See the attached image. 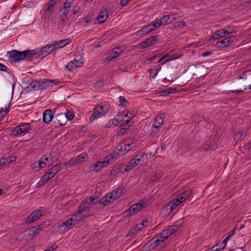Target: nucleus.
<instances>
[{"mask_svg": "<svg viewBox=\"0 0 251 251\" xmlns=\"http://www.w3.org/2000/svg\"><path fill=\"white\" fill-rule=\"evenodd\" d=\"M74 225V223L69 218L65 222H62L61 224L58 225L57 227L59 229L60 233H63L69 230Z\"/></svg>", "mask_w": 251, "mask_h": 251, "instance_id": "nucleus-15", "label": "nucleus"}, {"mask_svg": "<svg viewBox=\"0 0 251 251\" xmlns=\"http://www.w3.org/2000/svg\"><path fill=\"white\" fill-rule=\"evenodd\" d=\"M97 201L98 199L92 196L89 199H86L83 203L81 204L80 207L81 208V209H83L85 211L88 213L87 209L89 208L91 205L97 202Z\"/></svg>", "mask_w": 251, "mask_h": 251, "instance_id": "nucleus-21", "label": "nucleus"}, {"mask_svg": "<svg viewBox=\"0 0 251 251\" xmlns=\"http://www.w3.org/2000/svg\"><path fill=\"white\" fill-rule=\"evenodd\" d=\"M152 31L151 26L150 24L147 25H146L144 26L142 29L139 30L137 31V33L138 35H143L149 33L150 32Z\"/></svg>", "mask_w": 251, "mask_h": 251, "instance_id": "nucleus-37", "label": "nucleus"}, {"mask_svg": "<svg viewBox=\"0 0 251 251\" xmlns=\"http://www.w3.org/2000/svg\"><path fill=\"white\" fill-rule=\"evenodd\" d=\"M130 0H121V4L123 6L126 5Z\"/></svg>", "mask_w": 251, "mask_h": 251, "instance_id": "nucleus-62", "label": "nucleus"}, {"mask_svg": "<svg viewBox=\"0 0 251 251\" xmlns=\"http://www.w3.org/2000/svg\"><path fill=\"white\" fill-rule=\"evenodd\" d=\"M108 106L104 104L102 105H96L93 111V114L89 118V122L94 121L104 116L109 110Z\"/></svg>", "mask_w": 251, "mask_h": 251, "instance_id": "nucleus-3", "label": "nucleus"}, {"mask_svg": "<svg viewBox=\"0 0 251 251\" xmlns=\"http://www.w3.org/2000/svg\"><path fill=\"white\" fill-rule=\"evenodd\" d=\"M64 115L65 116V118H66V120L67 119L69 121H71V120H73L75 117L74 114L71 112L68 111L66 113H64Z\"/></svg>", "mask_w": 251, "mask_h": 251, "instance_id": "nucleus-51", "label": "nucleus"}, {"mask_svg": "<svg viewBox=\"0 0 251 251\" xmlns=\"http://www.w3.org/2000/svg\"><path fill=\"white\" fill-rule=\"evenodd\" d=\"M11 158L4 157L0 159V167H3L7 165L10 162H13V160L11 159Z\"/></svg>", "mask_w": 251, "mask_h": 251, "instance_id": "nucleus-40", "label": "nucleus"}, {"mask_svg": "<svg viewBox=\"0 0 251 251\" xmlns=\"http://www.w3.org/2000/svg\"><path fill=\"white\" fill-rule=\"evenodd\" d=\"M177 91V88L176 87L174 88H167L162 91V94L163 95L167 96L168 94H172L175 93Z\"/></svg>", "mask_w": 251, "mask_h": 251, "instance_id": "nucleus-45", "label": "nucleus"}, {"mask_svg": "<svg viewBox=\"0 0 251 251\" xmlns=\"http://www.w3.org/2000/svg\"><path fill=\"white\" fill-rule=\"evenodd\" d=\"M168 15L169 17V19H170V20H171L170 21L171 23L173 22V21L176 19V15L174 14H172Z\"/></svg>", "mask_w": 251, "mask_h": 251, "instance_id": "nucleus-60", "label": "nucleus"}, {"mask_svg": "<svg viewBox=\"0 0 251 251\" xmlns=\"http://www.w3.org/2000/svg\"><path fill=\"white\" fill-rule=\"evenodd\" d=\"M113 201L114 200L110 196L109 194H108L105 197L102 198L98 202V203L102 204L103 206H106L113 203Z\"/></svg>", "mask_w": 251, "mask_h": 251, "instance_id": "nucleus-32", "label": "nucleus"}, {"mask_svg": "<svg viewBox=\"0 0 251 251\" xmlns=\"http://www.w3.org/2000/svg\"><path fill=\"white\" fill-rule=\"evenodd\" d=\"M166 117V116L165 113H161L156 117L151 131V133H157L159 131V129L163 124L164 120Z\"/></svg>", "mask_w": 251, "mask_h": 251, "instance_id": "nucleus-9", "label": "nucleus"}, {"mask_svg": "<svg viewBox=\"0 0 251 251\" xmlns=\"http://www.w3.org/2000/svg\"><path fill=\"white\" fill-rule=\"evenodd\" d=\"M135 146V143L133 141L130 140L124 141L116 146L111 154L114 155V158L116 159L119 156L124 155Z\"/></svg>", "mask_w": 251, "mask_h": 251, "instance_id": "nucleus-2", "label": "nucleus"}, {"mask_svg": "<svg viewBox=\"0 0 251 251\" xmlns=\"http://www.w3.org/2000/svg\"><path fill=\"white\" fill-rule=\"evenodd\" d=\"M176 23L177 26L178 27H181L186 26V23L183 21H178Z\"/></svg>", "mask_w": 251, "mask_h": 251, "instance_id": "nucleus-55", "label": "nucleus"}, {"mask_svg": "<svg viewBox=\"0 0 251 251\" xmlns=\"http://www.w3.org/2000/svg\"><path fill=\"white\" fill-rule=\"evenodd\" d=\"M222 29V30H224V32L226 35V34L232 33L234 31V27L232 26H227L225 28Z\"/></svg>", "mask_w": 251, "mask_h": 251, "instance_id": "nucleus-48", "label": "nucleus"}, {"mask_svg": "<svg viewBox=\"0 0 251 251\" xmlns=\"http://www.w3.org/2000/svg\"><path fill=\"white\" fill-rule=\"evenodd\" d=\"M60 83V82L58 79H44V90L47 89L50 87H52L54 86L58 85Z\"/></svg>", "mask_w": 251, "mask_h": 251, "instance_id": "nucleus-28", "label": "nucleus"}, {"mask_svg": "<svg viewBox=\"0 0 251 251\" xmlns=\"http://www.w3.org/2000/svg\"><path fill=\"white\" fill-rule=\"evenodd\" d=\"M44 79H40L39 80H32L29 84L26 89L28 91H37L44 90Z\"/></svg>", "mask_w": 251, "mask_h": 251, "instance_id": "nucleus-13", "label": "nucleus"}, {"mask_svg": "<svg viewBox=\"0 0 251 251\" xmlns=\"http://www.w3.org/2000/svg\"><path fill=\"white\" fill-rule=\"evenodd\" d=\"M43 228L44 226L43 225L36 226L29 230V235L33 237L34 236L38 234Z\"/></svg>", "mask_w": 251, "mask_h": 251, "instance_id": "nucleus-34", "label": "nucleus"}, {"mask_svg": "<svg viewBox=\"0 0 251 251\" xmlns=\"http://www.w3.org/2000/svg\"><path fill=\"white\" fill-rule=\"evenodd\" d=\"M54 50L52 44H49L45 46L41 49L38 52V56L39 57L44 58L49 55Z\"/></svg>", "mask_w": 251, "mask_h": 251, "instance_id": "nucleus-19", "label": "nucleus"}, {"mask_svg": "<svg viewBox=\"0 0 251 251\" xmlns=\"http://www.w3.org/2000/svg\"><path fill=\"white\" fill-rule=\"evenodd\" d=\"M143 228V226L141 225L140 223L136 225V226L134 227V229L136 231H138L141 230Z\"/></svg>", "mask_w": 251, "mask_h": 251, "instance_id": "nucleus-57", "label": "nucleus"}, {"mask_svg": "<svg viewBox=\"0 0 251 251\" xmlns=\"http://www.w3.org/2000/svg\"><path fill=\"white\" fill-rule=\"evenodd\" d=\"M236 230V227H235V228L232 229L231 230H230L228 233V235L226 236V237H228V238L229 239L231 237L233 236V235L234 234V233L235 232Z\"/></svg>", "mask_w": 251, "mask_h": 251, "instance_id": "nucleus-54", "label": "nucleus"}, {"mask_svg": "<svg viewBox=\"0 0 251 251\" xmlns=\"http://www.w3.org/2000/svg\"><path fill=\"white\" fill-rule=\"evenodd\" d=\"M160 23H162V25H166L168 24L171 23V22L169 19V15H165L162 17L160 19L158 20Z\"/></svg>", "mask_w": 251, "mask_h": 251, "instance_id": "nucleus-42", "label": "nucleus"}, {"mask_svg": "<svg viewBox=\"0 0 251 251\" xmlns=\"http://www.w3.org/2000/svg\"><path fill=\"white\" fill-rule=\"evenodd\" d=\"M75 0H66L62 8L70 11V8Z\"/></svg>", "mask_w": 251, "mask_h": 251, "instance_id": "nucleus-43", "label": "nucleus"}, {"mask_svg": "<svg viewBox=\"0 0 251 251\" xmlns=\"http://www.w3.org/2000/svg\"><path fill=\"white\" fill-rule=\"evenodd\" d=\"M121 172V169L118 166H115L110 172L111 176H115Z\"/></svg>", "mask_w": 251, "mask_h": 251, "instance_id": "nucleus-47", "label": "nucleus"}, {"mask_svg": "<svg viewBox=\"0 0 251 251\" xmlns=\"http://www.w3.org/2000/svg\"><path fill=\"white\" fill-rule=\"evenodd\" d=\"M122 52L120 48H115L109 53L106 58V60L109 61L119 56Z\"/></svg>", "mask_w": 251, "mask_h": 251, "instance_id": "nucleus-23", "label": "nucleus"}, {"mask_svg": "<svg viewBox=\"0 0 251 251\" xmlns=\"http://www.w3.org/2000/svg\"><path fill=\"white\" fill-rule=\"evenodd\" d=\"M146 206V203L144 201L133 204L126 211L125 214L126 216L133 215L143 209Z\"/></svg>", "mask_w": 251, "mask_h": 251, "instance_id": "nucleus-7", "label": "nucleus"}, {"mask_svg": "<svg viewBox=\"0 0 251 251\" xmlns=\"http://www.w3.org/2000/svg\"><path fill=\"white\" fill-rule=\"evenodd\" d=\"M212 54V52L211 51H207L202 53L201 56L203 57H206L209 56Z\"/></svg>", "mask_w": 251, "mask_h": 251, "instance_id": "nucleus-63", "label": "nucleus"}, {"mask_svg": "<svg viewBox=\"0 0 251 251\" xmlns=\"http://www.w3.org/2000/svg\"><path fill=\"white\" fill-rule=\"evenodd\" d=\"M53 162V160L51 154L45 155L39 160L38 167L39 168H44L47 166L50 165Z\"/></svg>", "mask_w": 251, "mask_h": 251, "instance_id": "nucleus-14", "label": "nucleus"}, {"mask_svg": "<svg viewBox=\"0 0 251 251\" xmlns=\"http://www.w3.org/2000/svg\"><path fill=\"white\" fill-rule=\"evenodd\" d=\"M24 52L19 51L17 50H12L11 51H7V56L9 60H11L12 62H16L20 60L24 59Z\"/></svg>", "mask_w": 251, "mask_h": 251, "instance_id": "nucleus-10", "label": "nucleus"}, {"mask_svg": "<svg viewBox=\"0 0 251 251\" xmlns=\"http://www.w3.org/2000/svg\"><path fill=\"white\" fill-rule=\"evenodd\" d=\"M69 11L61 8L59 11V18L61 22H64L67 20V15Z\"/></svg>", "mask_w": 251, "mask_h": 251, "instance_id": "nucleus-38", "label": "nucleus"}, {"mask_svg": "<svg viewBox=\"0 0 251 251\" xmlns=\"http://www.w3.org/2000/svg\"><path fill=\"white\" fill-rule=\"evenodd\" d=\"M71 41V40L69 39L60 40H59L58 42L52 44V45L53 48L55 50L56 49H59L64 47L67 45L69 44L70 43Z\"/></svg>", "mask_w": 251, "mask_h": 251, "instance_id": "nucleus-25", "label": "nucleus"}, {"mask_svg": "<svg viewBox=\"0 0 251 251\" xmlns=\"http://www.w3.org/2000/svg\"><path fill=\"white\" fill-rule=\"evenodd\" d=\"M161 66L160 65H158V68H155L153 67L150 69V75L152 78H155L157 75L159 71L161 70Z\"/></svg>", "mask_w": 251, "mask_h": 251, "instance_id": "nucleus-41", "label": "nucleus"}, {"mask_svg": "<svg viewBox=\"0 0 251 251\" xmlns=\"http://www.w3.org/2000/svg\"><path fill=\"white\" fill-rule=\"evenodd\" d=\"M134 117V115L130 113V117H129L130 119L127 120L126 121V127H121L118 133H117V136H121L124 135L127 130L129 128L130 126L129 125V123L131 120V119H132Z\"/></svg>", "mask_w": 251, "mask_h": 251, "instance_id": "nucleus-26", "label": "nucleus"}, {"mask_svg": "<svg viewBox=\"0 0 251 251\" xmlns=\"http://www.w3.org/2000/svg\"><path fill=\"white\" fill-rule=\"evenodd\" d=\"M229 239H228V237H226V238L222 242H221V243L223 244V245H224V247H225L227 243V242Z\"/></svg>", "mask_w": 251, "mask_h": 251, "instance_id": "nucleus-64", "label": "nucleus"}, {"mask_svg": "<svg viewBox=\"0 0 251 251\" xmlns=\"http://www.w3.org/2000/svg\"><path fill=\"white\" fill-rule=\"evenodd\" d=\"M113 154H109L105 156L102 161L96 162L91 168L93 167L92 170L95 172H99L103 167H106L109 164L113 162L115 159Z\"/></svg>", "mask_w": 251, "mask_h": 251, "instance_id": "nucleus-4", "label": "nucleus"}, {"mask_svg": "<svg viewBox=\"0 0 251 251\" xmlns=\"http://www.w3.org/2000/svg\"><path fill=\"white\" fill-rule=\"evenodd\" d=\"M140 224L142 225L143 226V228H144L145 227H146L148 226L149 223L148 222V220H144L142 221V222L140 223Z\"/></svg>", "mask_w": 251, "mask_h": 251, "instance_id": "nucleus-59", "label": "nucleus"}, {"mask_svg": "<svg viewBox=\"0 0 251 251\" xmlns=\"http://www.w3.org/2000/svg\"><path fill=\"white\" fill-rule=\"evenodd\" d=\"M178 228L179 226L176 225L170 226L168 228L162 230L159 234L165 241L166 239L172 236L174 233L178 231Z\"/></svg>", "mask_w": 251, "mask_h": 251, "instance_id": "nucleus-11", "label": "nucleus"}, {"mask_svg": "<svg viewBox=\"0 0 251 251\" xmlns=\"http://www.w3.org/2000/svg\"><path fill=\"white\" fill-rule=\"evenodd\" d=\"M109 16V12L107 10H102L101 11L98 17L96 19L97 21L99 24L103 23L104 21Z\"/></svg>", "mask_w": 251, "mask_h": 251, "instance_id": "nucleus-31", "label": "nucleus"}, {"mask_svg": "<svg viewBox=\"0 0 251 251\" xmlns=\"http://www.w3.org/2000/svg\"><path fill=\"white\" fill-rule=\"evenodd\" d=\"M0 71H7V67L6 66L3 65L2 64L0 63Z\"/></svg>", "mask_w": 251, "mask_h": 251, "instance_id": "nucleus-61", "label": "nucleus"}, {"mask_svg": "<svg viewBox=\"0 0 251 251\" xmlns=\"http://www.w3.org/2000/svg\"><path fill=\"white\" fill-rule=\"evenodd\" d=\"M246 90V88H245L244 90H232V91H230L229 92V94L230 93H236V94H240V93H242L244 90Z\"/></svg>", "mask_w": 251, "mask_h": 251, "instance_id": "nucleus-58", "label": "nucleus"}, {"mask_svg": "<svg viewBox=\"0 0 251 251\" xmlns=\"http://www.w3.org/2000/svg\"><path fill=\"white\" fill-rule=\"evenodd\" d=\"M31 129L30 123H24L16 126L12 131L13 135L25 134Z\"/></svg>", "mask_w": 251, "mask_h": 251, "instance_id": "nucleus-6", "label": "nucleus"}, {"mask_svg": "<svg viewBox=\"0 0 251 251\" xmlns=\"http://www.w3.org/2000/svg\"><path fill=\"white\" fill-rule=\"evenodd\" d=\"M10 106V103H9L7 107L5 108L4 110H3L2 108L0 109V119L3 118L8 114L9 111Z\"/></svg>", "mask_w": 251, "mask_h": 251, "instance_id": "nucleus-44", "label": "nucleus"}, {"mask_svg": "<svg viewBox=\"0 0 251 251\" xmlns=\"http://www.w3.org/2000/svg\"><path fill=\"white\" fill-rule=\"evenodd\" d=\"M42 216V211L39 209L34 210L25 220L26 224H30Z\"/></svg>", "mask_w": 251, "mask_h": 251, "instance_id": "nucleus-18", "label": "nucleus"}, {"mask_svg": "<svg viewBox=\"0 0 251 251\" xmlns=\"http://www.w3.org/2000/svg\"><path fill=\"white\" fill-rule=\"evenodd\" d=\"M55 119L56 120V122H55V123L60 126H63L66 124L67 120H66L65 116L63 113L57 114L55 116Z\"/></svg>", "mask_w": 251, "mask_h": 251, "instance_id": "nucleus-33", "label": "nucleus"}, {"mask_svg": "<svg viewBox=\"0 0 251 251\" xmlns=\"http://www.w3.org/2000/svg\"><path fill=\"white\" fill-rule=\"evenodd\" d=\"M193 198L192 190H187L179 194L176 199H175L167 204L164 208L169 212H172L177 206L181 203L185 201H190Z\"/></svg>", "mask_w": 251, "mask_h": 251, "instance_id": "nucleus-1", "label": "nucleus"}, {"mask_svg": "<svg viewBox=\"0 0 251 251\" xmlns=\"http://www.w3.org/2000/svg\"><path fill=\"white\" fill-rule=\"evenodd\" d=\"M123 194V189L122 188H119L116 190H113L110 196L111 197L114 201L119 198Z\"/></svg>", "mask_w": 251, "mask_h": 251, "instance_id": "nucleus-35", "label": "nucleus"}, {"mask_svg": "<svg viewBox=\"0 0 251 251\" xmlns=\"http://www.w3.org/2000/svg\"><path fill=\"white\" fill-rule=\"evenodd\" d=\"M158 37L157 35L153 36L146 40L142 42L139 44L140 49H145L155 44L158 41Z\"/></svg>", "mask_w": 251, "mask_h": 251, "instance_id": "nucleus-17", "label": "nucleus"}, {"mask_svg": "<svg viewBox=\"0 0 251 251\" xmlns=\"http://www.w3.org/2000/svg\"><path fill=\"white\" fill-rule=\"evenodd\" d=\"M61 169V164H56L50 169L47 173L51 178H52L56 174H57Z\"/></svg>", "mask_w": 251, "mask_h": 251, "instance_id": "nucleus-27", "label": "nucleus"}, {"mask_svg": "<svg viewBox=\"0 0 251 251\" xmlns=\"http://www.w3.org/2000/svg\"><path fill=\"white\" fill-rule=\"evenodd\" d=\"M181 56H182V54H177V53L174 54L172 56H171V57H170L169 59H167L166 60V62H169L170 61L176 60L177 59L179 58Z\"/></svg>", "mask_w": 251, "mask_h": 251, "instance_id": "nucleus-50", "label": "nucleus"}, {"mask_svg": "<svg viewBox=\"0 0 251 251\" xmlns=\"http://www.w3.org/2000/svg\"><path fill=\"white\" fill-rule=\"evenodd\" d=\"M226 36L224 30L220 29L214 32L211 36V37L209 39V41L211 40H217L221 38L224 37Z\"/></svg>", "mask_w": 251, "mask_h": 251, "instance_id": "nucleus-36", "label": "nucleus"}, {"mask_svg": "<svg viewBox=\"0 0 251 251\" xmlns=\"http://www.w3.org/2000/svg\"><path fill=\"white\" fill-rule=\"evenodd\" d=\"M235 40V37L234 36H229L226 37L223 40L217 42L216 45L220 48L226 47L231 42H234Z\"/></svg>", "mask_w": 251, "mask_h": 251, "instance_id": "nucleus-22", "label": "nucleus"}, {"mask_svg": "<svg viewBox=\"0 0 251 251\" xmlns=\"http://www.w3.org/2000/svg\"><path fill=\"white\" fill-rule=\"evenodd\" d=\"M24 59L27 60H32L34 58L39 57L38 56V52L34 50H24Z\"/></svg>", "mask_w": 251, "mask_h": 251, "instance_id": "nucleus-24", "label": "nucleus"}, {"mask_svg": "<svg viewBox=\"0 0 251 251\" xmlns=\"http://www.w3.org/2000/svg\"><path fill=\"white\" fill-rule=\"evenodd\" d=\"M151 29L152 31L156 30L160 26L162 25V23H160L158 20H157L155 22H153L151 24H150Z\"/></svg>", "mask_w": 251, "mask_h": 251, "instance_id": "nucleus-46", "label": "nucleus"}, {"mask_svg": "<svg viewBox=\"0 0 251 251\" xmlns=\"http://www.w3.org/2000/svg\"><path fill=\"white\" fill-rule=\"evenodd\" d=\"M55 111L56 109L45 110L43 114V123L46 124L50 123L52 120Z\"/></svg>", "mask_w": 251, "mask_h": 251, "instance_id": "nucleus-16", "label": "nucleus"}, {"mask_svg": "<svg viewBox=\"0 0 251 251\" xmlns=\"http://www.w3.org/2000/svg\"><path fill=\"white\" fill-rule=\"evenodd\" d=\"M50 179H51L50 177V176L46 173L42 177L41 179L39 181V182L37 183V186L38 187H41L44 184L46 183Z\"/></svg>", "mask_w": 251, "mask_h": 251, "instance_id": "nucleus-39", "label": "nucleus"}, {"mask_svg": "<svg viewBox=\"0 0 251 251\" xmlns=\"http://www.w3.org/2000/svg\"><path fill=\"white\" fill-rule=\"evenodd\" d=\"M87 217L88 212H86L83 209H81V208L79 206L77 212L73 214L70 219L75 225L79 222L83 220Z\"/></svg>", "mask_w": 251, "mask_h": 251, "instance_id": "nucleus-8", "label": "nucleus"}, {"mask_svg": "<svg viewBox=\"0 0 251 251\" xmlns=\"http://www.w3.org/2000/svg\"><path fill=\"white\" fill-rule=\"evenodd\" d=\"M87 155L85 153H82L76 156L75 157L72 158L69 160L66 165L69 167H72L81 163L83 161L84 159L86 157Z\"/></svg>", "mask_w": 251, "mask_h": 251, "instance_id": "nucleus-20", "label": "nucleus"}, {"mask_svg": "<svg viewBox=\"0 0 251 251\" xmlns=\"http://www.w3.org/2000/svg\"><path fill=\"white\" fill-rule=\"evenodd\" d=\"M82 64L81 62H79L76 60L69 62L65 66V68L70 71H72L76 68L80 66Z\"/></svg>", "mask_w": 251, "mask_h": 251, "instance_id": "nucleus-30", "label": "nucleus"}, {"mask_svg": "<svg viewBox=\"0 0 251 251\" xmlns=\"http://www.w3.org/2000/svg\"><path fill=\"white\" fill-rule=\"evenodd\" d=\"M243 134V131L241 130L237 132L235 134V138L236 139H239L241 138V137L242 136Z\"/></svg>", "mask_w": 251, "mask_h": 251, "instance_id": "nucleus-56", "label": "nucleus"}, {"mask_svg": "<svg viewBox=\"0 0 251 251\" xmlns=\"http://www.w3.org/2000/svg\"><path fill=\"white\" fill-rule=\"evenodd\" d=\"M250 73H251V70H249L248 71L243 72L242 74L240 75L239 76V79H247L248 76V74Z\"/></svg>", "mask_w": 251, "mask_h": 251, "instance_id": "nucleus-52", "label": "nucleus"}, {"mask_svg": "<svg viewBox=\"0 0 251 251\" xmlns=\"http://www.w3.org/2000/svg\"><path fill=\"white\" fill-rule=\"evenodd\" d=\"M120 101V105L123 107H126L128 104V101L126 100L124 97L120 96L119 98Z\"/></svg>", "mask_w": 251, "mask_h": 251, "instance_id": "nucleus-49", "label": "nucleus"}, {"mask_svg": "<svg viewBox=\"0 0 251 251\" xmlns=\"http://www.w3.org/2000/svg\"><path fill=\"white\" fill-rule=\"evenodd\" d=\"M214 247L217 248V250H218V251H220L225 248L224 246L223 245L221 242H218Z\"/></svg>", "mask_w": 251, "mask_h": 251, "instance_id": "nucleus-53", "label": "nucleus"}, {"mask_svg": "<svg viewBox=\"0 0 251 251\" xmlns=\"http://www.w3.org/2000/svg\"><path fill=\"white\" fill-rule=\"evenodd\" d=\"M57 0H50L46 4V8L43 12V16L45 19H49L53 11V8Z\"/></svg>", "mask_w": 251, "mask_h": 251, "instance_id": "nucleus-12", "label": "nucleus"}, {"mask_svg": "<svg viewBox=\"0 0 251 251\" xmlns=\"http://www.w3.org/2000/svg\"><path fill=\"white\" fill-rule=\"evenodd\" d=\"M142 158V156H141L139 158H135L129 162V163L127 165V166L126 167L125 170L126 171H128L130 170L132 168L135 167L137 165H138L140 161H141V159Z\"/></svg>", "mask_w": 251, "mask_h": 251, "instance_id": "nucleus-29", "label": "nucleus"}, {"mask_svg": "<svg viewBox=\"0 0 251 251\" xmlns=\"http://www.w3.org/2000/svg\"><path fill=\"white\" fill-rule=\"evenodd\" d=\"M164 239L159 234L153 237L151 240H149L145 245V247L147 248L149 250H152L159 245H163Z\"/></svg>", "mask_w": 251, "mask_h": 251, "instance_id": "nucleus-5", "label": "nucleus"}]
</instances>
